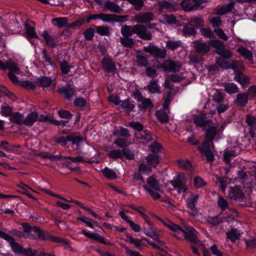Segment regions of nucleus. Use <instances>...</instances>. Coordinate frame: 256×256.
<instances>
[{
  "mask_svg": "<svg viewBox=\"0 0 256 256\" xmlns=\"http://www.w3.org/2000/svg\"><path fill=\"white\" fill-rule=\"evenodd\" d=\"M170 183L178 194L184 193L188 190L187 178L184 174H178Z\"/></svg>",
  "mask_w": 256,
  "mask_h": 256,
  "instance_id": "20e7f679",
  "label": "nucleus"
},
{
  "mask_svg": "<svg viewBox=\"0 0 256 256\" xmlns=\"http://www.w3.org/2000/svg\"><path fill=\"white\" fill-rule=\"evenodd\" d=\"M48 120V116L44 114H38V112H32L28 114L24 120V124L32 126L36 122H45Z\"/></svg>",
  "mask_w": 256,
  "mask_h": 256,
  "instance_id": "423d86ee",
  "label": "nucleus"
},
{
  "mask_svg": "<svg viewBox=\"0 0 256 256\" xmlns=\"http://www.w3.org/2000/svg\"><path fill=\"white\" fill-rule=\"evenodd\" d=\"M194 184L197 188H202L206 184V183L204 180L200 176H196L194 178Z\"/></svg>",
  "mask_w": 256,
  "mask_h": 256,
  "instance_id": "69168bd1",
  "label": "nucleus"
},
{
  "mask_svg": "<svg viewBox=\"0 0 256 256\" xmlns=\"http://www.w3.org/2000/svg\"><path fill=\"white\" fill-rule=\"evenodd\" d=\"M147 163L152 167H156L160 163V156L157 153H150L146 156Z\"/></svg>",
  "mask_w": 256,
  "mask_h": 256,
  "instance_id": "dca6fc26",
  "label": "nucleus"
},
{
  "mask_svg": "<svg viewBox=\"0 0 256 256\" xmlns=\"http://www.w3.org/2000/svg\"><path fill=\"white\" fill-rule=\"evenodd\" d=\"M120 42L122 46L126 47L132 48L134 45L133 39L126 36L120 38Z\"/></svg>",
  "mask_w": 256,
  "mask_h": 256,
  "instance_id": "864d4df0",
  "label": "nucleus"
},
{
  "mask_svg": "<svg viewBox=\"0 0 256 256\" xmlns=\"http://www.w3.org/2000/svg\"><path fill=\"white\" fill-rule=\"evenodd\" d=\"M42 36L46 41V45L50 48H54L58 46V40L56 38H53L50 35L47 30H44L42 34Z\"/></svg>",
  "mask_w": 256,
  "mask_h": 256,
  "instance_id": "4468645a",
  "label": "nucleus"
},
{
  "mask_svg": "<svg viewBox=\"0 0 256 256\" xmlns=\"http://www.w3.org/2000/svg\"><path fill=\"white\" fill-rule=\"evenodd\" d=\"M210 44L197 42L194 45L196 50L198 54H204L210 50Z\"/></svg>",
  "mask_w": 256,
  "mask_h": 256,
  "instance_id": "a878e982",
  "label": "nucleus"
},
{
  "mask_svg": "<svg viewBox=\"0 0 256 256\" xmlns=\"http://www.w3.org/2000/svg\"><path fill=\"white\" fill-rule=\"evenodd\" d=\"M163 20L168 24H174L176 22V19L172 14H164L162 16Z\"/></svg>",
  "mask_w": 256,
  "mask_h": 256,
  "instance_id": "680f3d73",
  "label": "nucleus"
},
{
  "mask_svg": "<svg viewBox=\"0 0 256 256\" xmlns=\"http://www.w3.org/2000/svg\"><path fill=\"white\" fill-rule=\"evenodd\" d=\"M182 77L177 74H172L170 76V77L166 80L164 82V86H169L168 83L170 81H172L173 82H179L181 80Z\"/></svg>",
  "mask_w": 256,
  "mask_h": 256,
  "instance_id": "bf43d9fd",
  "label": "nucleus"
},
{
  "mask_svg": "<svg viewBox=\"0 0 256 256\" xmlns=\"http://www.w3.org/2000/svg\"><path fill=\"white\" fill-rule=\"evenodd\" d=\"M152 104L150 98H144L140 102H139L138 107L142 110H146L152 107Z\"/></svg>",
  "mask_w": 256,
  "mask_h": 256,
  "instance_id": "de8ad7c7",
  "label": "nucleus"
},
{
  "mask_svg": "<svg viewBox=\"0 0 256 256\" xmlns=\"http://www.w3.org/2000/svg\"><path fill=\"white\" fill-rule=\"evenodd\" d=\"M9 70L8 72H12L16 74H20V68L15 62L12 60L6 62V68Z\"/></svg>",
  "mask_w": 256,
  "mask_h": 256,
  "instance_id": "c03bdc74",
  "label": "nucleus"
},
{
  "mask_svg": "<svg viewBox=\"0 0 256 256\" xmlns=\"http://www.w3.org/2000/svg\"><path fill=\"white\" fill-rule=\"evenodd\" d=\"M113 104L117 106V108L121 110L123 109H126V113L128 116H130L131 118H134V114H130V112H134L135 106L133 102L128 100L124 101L120 100L118 96L113 98Z\"/></svg>",
  "mask_w": 256,
  "mask_h": 256,
  "instance_id": "39448f33",
  "label": "nucleus"
},
{
  "mask_svg": "<svg viewBox=\"0 0 256 256\" xmlns=\"http://www.w3.org/2000/svg\"><path fill=\"white\" fill-rule=\"evenodd\" d=\"M20 86L28 90H34L36 88V84L34 82L28 80L22 81L20 82Z\"/></svg>",
  "mask_w": 256,
  "mask_h": 256,
  "instance_id": "052dcab7",
  "label": "nucleus"
},
{
  "mask_svg": "<svg viewBox=\"0 0 256 256\" xmlns=\"http://www.w3.org/2000/svg\"><path fill=\"white\" fill-rule=\"evenodd\" d=\"M248 95L245 93L239 94L237 96L236 102L238 105L244 106L248 102Z\"/></svg>",
  "mask_w": 256,
  "mask_h": 256,
  "instance_id": "a18cd8bd",
  "label": "nucleus"
},
{
  "mask_svg": "<svg viewBox=\"0 0 256 256\" xmlns=\"http://www.w3.org/2000/svg\"><path fill=\"white\" fill-rule=\"evenodd\" d=\"M22 226L24 228L22 231L23 234L24 236H25V238H28L30 239H36V236L32 234L33 226H31L28 223L24 222L22 224Z\"/></svg>",
  "mask_w": 256,
  "mask_h": 256,
  "instance_id": "4be33fe9",
  "label": "nucleus"
},
{
  "mask_svg": "<svg viewBox=\"0 0 256 256\" xmlns=\"http://www.w3.org/2000/svg\"><path fill=\"white\" fill-rule=\"evenodd\" d=\"M157 118L162 122H166L168 120V116L164 110H160L156 112Z\"/></svg>",
  "mask_w": 256,
  "mask_h": 256,
  "instance_id": "603ef678",
  "label": "nucleus"
},
{
  "mask_svg": "<svg viewBox=\"0 0 256 256\" xmlns=\"http://www.w3.org/2000/svg\"><path fill=\"white\" fill-rule=\"evenodd\" d=\"M217 64L221 68L224 69H230L231 68L228 60L223 58H219L216 60Z\"/></svg>",
  "mask_w": 256,
  "mask_h": 256,
  "instance_id": "13d9d810",
  "label": "nucleus"
},
{
  "mask_svg": "<svg viewBox=\"0 0 256 256\" xmlns=\"http://www.w3.org/2000/svg\"><path fill=\"white\" fill-rule=\"evenodd\" d=\"M156 217L172 231V235L177 238L182 239L184 238L186 240L192 244H197L198 242V232L192 227L186 226L184 228H182L168 220H163L158 216Z\"/></svg>",
  "mask_w": 256,
  "mask_h": 256,
  "instance_id": "f257e3e1",
  "label": "nucleus"
},
{
  "mask_svg": "<svg viewBox=\"0 0 256 256\" xmlns=\"http://www.w3.org/2000/svg\"><path fill=\"white\" fill-rule=\"evenodd\" d=\"M130 4H131L134 8L140 10L142 9V6L144 5V0H126Z\"/></svg>",
  "mask_w": 256,
  "mask_h": 256,
  "instance_id": "e2e57ef3",
  "label": "nucleus"
},
{
  "mask_svg": "<svg viewBox=\"0 0 256 256\" xmlns=\"http://www.w3.org/2000/svg\"><path fill=\"white\" fill-rule=\"evenodd\" d=\"M37 81L38 84L44 88L50 86L52 82V80L50 78L44 76L39 78Z\"/></svg>",
  "mask_w": 256,
  "mask_h": 256,
  "instance_id": "a19ab883",
  "label": "nucleus"
},
{
  "mask_svg": "<svg viewBox=\"0 0 256 256\" xmlns=\"http://www.w3.org/2000/svg\"><path fill=\"white\" fill-rule=\"evenodd\" d=\"M103 68L108 72H112V60L110 58H106L102 61Z\"/></svg>",
  "mask_w": 256,
  "mask_h": 256,
  "instance_id": "3c124183",
  "label": "nucleus"
},
{
  "mask_svg": "<svg viewBox=\"0 0 256 256\" xmlns=\"http://www.w3.org/2000/svg\"><path fill=\"white\" fill-rule=\"evenodd\" d=\"M134 32L140 38L145 40H150L152 39V35L150 31H148L146 28L140 24L134 26Z\"/></svg>",
  "mask_w": 256,
  "mask_h": 256,
  "instance_id": "6e6552de",
  "label": "nucleus"
},
{
  "mask_svg": "<svg viewBox=\"0 0 256 256\" xmlns=\"http://www.w3.org/2000/svg\"><path fill=\"white\" fill-rule=\"evenodd\" d=\"M182 10L186 12H190L196 9V6L190 0H183L180 3Z\"/></svg>",
  "mask_w": 256,
  "mask_h": 256,
  "instance_id": "473e14b6",
  "label": "nucleus"
},
{
  "mask_svg": "<svg viewBox=\"0 0 256 256\" xmlns=\"http://www.w3.org/2000/svg\"><path fill=\"white\" fill-rule=\"evenodd\" d=\"M228 196L232 199L237 200L242 197L243 193L238 186L230 187L228 190Z\"/></svg>",
  "mask_w": 256,
  "mask_h": 256,
  "instance_id": "6ab92c4d",
  "label": "nucleus"
},
{
  "mask_svg": "<svg viewBox=\"0 0 256 256\" xmlns=\"http://www.w3.org/2000/svg\"><path fill=\"white\" fill-rule=\"evenodd\" d=\"M138 171L140 174H135L134 175V178L138 180H142V182H144V179L141 174H148L152 172V170L150 166L144 162H142L138 168Z\"/></svg>",
  "mask_w": 256,
  "mask_h": 256,
  "instance_id": "9d476101",
  "label": "nucleus"
},
{
  "mask_svg": "<svg viewBox=\"0 0 256 256\" xmlns=\"http://www.w3.org/2000/svg\"><path fill=\"white\" fill-rule=\"evenodd\" d=\"M114 144L118 147H126L132 144L130 138H126L124 137L118 136L116 140L114 141Z\"/></svg>",
  "mask_w": 256,
  "mask_h": 256,
  "instance_id": "f704fd0d",
  "label": "nucleus"
},
{
  "mask_svg": "<svg viewBox=\"0 0 256 256\" xmlns=\"http://www.w3.org/2000/svg\"><path fill=\"white\" fill-rule=\"evenodd\" d=\"M26 32L25 36L30 40L31 38H38V36L37 35L35 28L34 26H30L29 24L26 23L24 24Z\"/></svg>",
  "mask_w": 256,
  "mask_h": 256,
  "instance_id": "f3484780",
  "label": "nucleus"
},
{
  "mask_svg": "<svg viewBox=\"0 0 256 256\" xmlns=\"http://www.w3.org/2000/svg\"><path fill=\"white\" fill-rule=\"evenodd\" d=\"M196 32L193 27L190 26H184L183 28V33L185 36H191L194 34Z\"/></svg>",
  "mask_w": 256,
  "mask_h": 256,
  "instance_id": "774afa93",
  "label": "nucleus"
},
{
  "mask_svg": "<svg viewBox=\"0 0 256 256\" xmlns=\"http://www.w3.org/2000/svg\"><path fill=\"white\" fill-rule=\"evenodd\" d=\"M181 66L180 62H176L172 60L168 61L164 64V68L170 72H178Z\"/></svg>",
  "mask_w": 256,
  "mask_h": 256,
  "instance_id": "5701e85b",
  "label": "nucleus"
},
{
  "mask_svg": "<svg viewBox=\"0 0 256 256\" xmlns=\"http://www.w3.org/2000/svg\"><path fill=\"white\" fill-rule=\"evenodd\" d=\"M234 79L242 86H245L250 83L249 79L248 76L242 74H236Z\"/></svg>",
  "mask_w": 256,
  "mask_h": 256,
  "instance_id": "e433bc0d",
  "label": "nucleus"
},
{
  "mask_svg": "<svg viewBox=\"0 0 256 256\" xmlns=\"http://www.w3.org/2000/svg\"><path fill=\"white\" fill-rule=\"evenodd\" d=\"M134 134L137 138L143 140L144 142H146L152 140V135L146 131L142 130L140 132H136Z\"/></svg>",
  "mask_w": 256,
  "mask_h": 256,
  "instance_id": "7c9ffc66",
  "label": "nucleus"
},
{
  "mask_svg": "<svg viewBox=\"0 0 256 256\" xmlns=\"http://www.w3.org/2000/svg\"><path fill=\"white\" fill-rule=\"evenodd\" d=\"M238 52L244 58L252 60L253 58L252 52L248 49L244 47H240L238 49Z\"/></svg>",
  "mask_w": 256,
  "mask_h": 256,
  "instance_id": "4c0bfd02",
  "label": "nucleus"
},
{
  "mask_svg": "<svg viewBox=\"0 0 256 256\" xmlns=\"http://www.w3.org/2000/svg\"><path fill=\"white\" fill-rule=\"evenodd\" d=\"M206 222L212 226H214L222 222L223 220L218 216H208L206 218Z\"/></svg>",
  "mask_w": 256,
  "mask_h": 256,
  "instance_id": "49530a36",
  "label": "nucleus"
},
{
  "mask_svg": "<svg viewBox=\"0 0 256 256\" xmlns=\"http://www.w3.org/2000/svg\"><path fill=\"white\" fill-rule=\"evenodd\" d=\"M10 246L12 250L18 254H23L24 248H23L20 244H19L18 242H15L14 240L10 244Z\"/></svg>",
  "mask_w": 256,
  "mask_h": 256,
  "instance_id": "0e129e2a",
  "label": "nucleus"
},
{
  "mask_svg": "<svg viewBox=\"0 0 256 256\" xmlns=\"http://www.w3.org/2000/svg\"><path fill=\"white\" fill-rule=\"evenodd\" d=\"M198 198V194H191L186 200V207L188 208L190 214L192 216H196L198 214V210L196 207Z\"/></svg>",
  "mask_w": 256,
  "mask_h": 256,
  "instance_id": "0eeeda50",
  "label": "nucleus"
},
{
  "mask_svg": "<svg viewBox=\"0 0 256 256\" xmlns=\"http://www.w3.org/2000/svg\"><path fill=\"white\" fill-rule=\"evenodd\" d=\"M96 32L101 36H107L110 34V30L107 26H95Z\"/></svg>",
  "mask_w": 256,
  "mask_h": 256,
  "instance_id": "6e6d98bb",
  "label": "nucleus"
},
{
  "mask_svg": "<svg viewBox=\"0 0 256 256\" xmlns=\"http://www.w3.org/2000/svg\"><path fill=\"white\" fill-rule=\"evenodd\" d=\"M125 156L128 160H132L134 158V153L129 149H124L122 150H113V158Z\"/></svg>",
  "mask_w": 256,
  "mask_h": 256,
  "instance_id": "2eb2a0df",
  "label": "nucleus"
},
{
  "mask_svg": "<svg viewBox=\"0 0 256 256\" xmlns=\"http://www.w3.org/2000/svg\"><path fill=\"white\" fill-rule=\"evenodd\" d=\"M68 138L69 142H72V144H75L78 147L81 142L84 141V138L76 134L68 135Z\"/></svg>",
  "mask_w": 256,
  "mask_h": 256,
  "instance_id": "c756f323",
  "label": "nucleus"
},
{
  "mask_svg": "<svg viewBox=\"0 0 256 256\" xmlns=\"http://www.w3.org/2000/svg\"><path fill=\"white\" fill-rule=\"evenodd\" d=\"M60 94L64 95L66 99H69L73 96L75 94V90L72 88L70 85H68L66 87H63L58 90Z\"/></svg>",
  "mask_w": 256,
  "mask_h": 256,
  "instance_id": "a211bd4d",
  "label": "nucleus"
},
{
  "mask_svg": "<svg viewBox=\"0 0 256 256\" xmlns=\"http://www.w3.org/2000/svg\"><path fill=\"white\" fill-rule=\"evenodd\" d=\"M11 122L19 125L24 124V116L19 112H15L10 116Z\"/></svg>",
  "mask_w": 256,
  "mask_h": 256,
  "instance_id": "c9c22d12",
  "label": "nucleus"
},
{
  "mask_svg": "<svg viewBox=\"0 0 256 256\" xmlns=\"http://www.w3.org/2000/svg\"><path fill=\"white\" fill-rule=\"evenodd\" d=\"M82 233L86 237L95 240L96 241L104 244H107L104 238L98 234L88 232L86 230H82Z\"/></svg>",
  "mask_w": 256,
  "mask_h": 256,
  "instance_id": "b1692460",
  "label": "nucleus"
},
{
  "mask_svg": "<svg viewBox=\"0 0 256 256\" xmlns=\"http://www.w3.org/2000/svg\"><path fill=\"white\" fill-rule=\"evenodd\" d=\"M246 120L248 126V131L250 136L254 138L256 130V117L248 115L246 116Z\"/></svg>",
  "mask_w": 256,
  "mask_h": 256,
  "instance_id": "ddd939ff",
  "label": "nucleus"
},
{
  "mask_svg": "<svg viewBox=\"0 0 256 256\" xmlns=\"http://www.w3.org/2000/svg\"><path fill=\"white\" fill-rule=\"evenodd\" d=\"M218 205L222 210H224L228 208V202L222 196H219L218 201Z\"/></svg>",
  "mask_w": 256,
  "mask_h": 256,
  "instance_id": "338daca9",
  "label": "nucleus"
},
{
  "mask_svg": "<svg viewBox=\"0 0 256 256\" xmlns=\"http://www.w3.org/2000/svg\"><path fill=\"white\" fill-rule=\"evenodd\" d=\"M210 46L214 48L218 54L220 53V51L224 48V44L218 40H212L209 42Z\"/></svg>",
  "mask_w": 256,
  "mask_h": 256,
  "instance_id": "79ce46f5",
  "label": "nucleus"
},
{
  "mask_svg": "<svg viewBox=\"0 0 256 256\" xmlns=\"http://www.w3.org/2000/svg\"><path fill=\"white\" fill-rule=\"evenodd\" d=\"M194 122L196 126L202 128V130L206 129L208 126L212 124V120H206V115L204 114L195 116L194 118Z\"/></svg>",
  "mask_w": 256,
  "mask_h": 256,
  "instance_id": "1a4fd4ad",
  "label": "nucleus"
},
{
  "mask_svg": "<svg viewBox=\"0 0 256 256\" xmlns=\"http://www.w3.org/2000/svg\"><path fill=\"white\" fill-rule=\"evenodd\" d=\"M113 135L126 138H130V136L128 130L121 126L114 128L113 130Z\"/></svg>",
  "mask_w": 256,
  "mask_h": 256,
  "instance_id": "aec40b11",
  "label": "nucleus"
},
{
  "mask_svg": "<svg viewBox=\"0 0 256 256\" xmlns=\"http://www.w3.org/2000/svg\"><path fill=\"white\" fill-rule=\"evenodd\" d=\"M224 98V94L219 90H216L212 96V100L217 103L222 102Z\"/></svg>",
  "mask_w": 256,
  "mask_h": 256,
  "instance_id": "8fccbe9b",
  "label": "nucleus"
},
{
  "mask_svg": "<svg viewBox=\"0 0 256 256\" xmlns=\"http://www.w3.org/2000/svg\"><path fill=\"white\" fill-rule=\"evenodd\" d=\"M181 46V42L180 40L178 41H173V40H168L166 42V46L167 48L174 50L175 49L178 48Z\"/></svg>",
  "mask_w": 256,
  "mask_h": 256,
  "instance_id": "4d7b16f0",
  "label": "nucleus"
},
{
  "mask_svg": "<svg viewBox=\"0 0 256 256\" xmlns=\"http://www.w3.org/2000/svg\"><path fill=\"white\" fill-rule=\"evenodd\" d=\"M126 242L134 245L136 248L140 247L142 244V240L134 238L132 236L129 234L126 236Z\"/></svg>",
  "mask_w": 256,
  "mask_h": 256,
  "instance_id": "09e8293b",
  "label": "nucleus"
},
{
  "mask_svg": "<svg viewBox=\"0 0 256 256\" xmlns=\"http://www.w3.org/2000/svg\"><path fill=\"white\" fill-rule=\"evenodd\" d=\"M68 22V20L66 18L62 17V18H53L52 20V24L59 28H62L64 27L66 24H67Z\"/></svg>",
  "mask_w": 256,
  "mask_h": 256,
  "instance_id": "58836bf2",
  "label": "nucleus"
},
{
  "mask_svg": "<svg viewBox=\"0 0 256 256\" xmlns=\"http://www.w3.org/2000/svg\"><path fill=\"white\" fill-rule=\"evenodd\" d=\"M226 236L228 239L232 242L234 243L240 238V234L238 230L232 228L226 233Z\"/></svg>",
  "mask_w": 256,
  "mask_h": 256,
  "instance_id": "bb28decb",
  "label": "nucleus"
},
{
  "mask_svg": "<svg viewBox=\"0 0 256 256\" xmlns=\"http://www.w3.org/2000/svg\"><path fill=\"white\" fill-rule=\"evenodd\" d=\"M146 88L150 94H160V86L158 84V82L152 80L146 86Z\"/></svg>",
  "mask_w": 256,
  "mask_h": 256,
  "instance_id": "393cba45",
  "label": "nucleus"
},
{
  "mask_svg": "<svg viewBox=\"0 0 256 256\" xmlns=\"http://www.w3.org/2000/svg\"><path fill=\"white\" fill-rule=\"evenodd\" d=\"M32 232L36 236V240H46L48 236V232L42 230L39 227L34 226Z\"/></svg>",
  "mask_w": 256,
  "mask_h": 256,
  "instance_id": "412c9836",
  "label": "nucleus"
},
{
  "mask_svg": "<svg viewBox=\"0 0 256 256\" xmlns=\"http://www.w3.org/2000/svg\"><path fill=\"white\" fill-rule=\"evenodd\" d=\"M134 26H125L121 28V32L124 36H130L134 34Z\"/></svg>",
  "mask_w": 256,
  "mask_h": 256,
  "instance_id": "37998d69",
  "label": "nucleus"
},
{
  "mask_svg": "<svg viewBox=\"0 0 256 256\" xmlns=\"http://www.w3.org/2000/svg\"><path fill=\"white\" fill-rule=\"evenodd\" d=\"M177 164L180 168L190 171L192 170V165L188 160L179 159Z\"/></svg>",
  "mask_w": 256,
  "mask_h": 256,
  "instance_id": "72a5a7b5",
  "label": "nucleus"
},
{
  "mask_svg": "<svg viewBox=\"0 0 256 256\" xmlns=\"http://www.w3.org/2000/svg\"><path fill=\"white\" fill-rule=\"evenodd\" d=\"M143 187L154 200L160 198L161 186L154 175H152L146 180V184Z\"/></svg>",
  "mask_w": 256,
  "mask_h": 256,
  "instance_id": "7ed1b4c3",
  "label": "nucleus"
},
{
  "mask_svg": "<svg viewBox=\"0 0 256 256\" xmlns=\"http://www.w3.org/2000/svg\"><path fill=\"white\" fill-rule=\"evenodd\" d=\"M235 2H230L226 6H222L218 8L216 14L218 15H223L230 12L234 8Z\"/></svg>",
  "mask_w": 256,
  "mask_h": 256,
  "instance_id": "c85d7f7f",
  "label": "nucleus"
},
{
  "mask_svg": "<svg viewBox=\"0 0 256 256\" xmlns=\"http://www.w3.org/2000/svg\"><path fill=\"white\" fill-rule=\"evenodd\" d=\"M230 68L234 70L236 74H241L244 70L243 64L238 60H234L232 62Z\"/></svg>",
  "mask_w": 256,
  "mask_h": 256,
  "instance_id": "ea45409f",
  "label": "nucleus"
},
{
  "mask_svg": "<svg viewBox=\"0 0 256 256\" xmlns=\"http://www.w3.org/2000/svg\"><path fill=\"white\" fill-rule=\"evenodd\" d=\"M157 8L160 11L175 12L178 9L176 2H170L166 1L159 2L156 5Z\"/></svg>",
  "mask_w": 256,
  "mask_h": 256,
  "instance_id": "9b49d317",
  "label": "nucleus"
},
{
  "mask_svg": "<svg viewBox=\"0 0 256 256\" xmlns=\"http://www.w3.org/2000/svg\"><path fill=\"white\" fill-rule=\"evenodd\" d=\"M216 184H218V186L224 191L227 185L231 182L232 180L226 177H220L218 176H216Z\"/></svg>",
  "mask_w": 256,
  "mask_h": 256,
  "instance_id": "cd10ccee",
  "label": "nucleus"
},
{
  "mask_svg": "<svg viewBox=\"0 0 256 256\" xmlns=\"http://www.w3.org/2000/svg\"><path fill=\"white\" fill-rule=\"evenodd\" d=\"M136 62L137 64L140 66L145 67L148 64V60L146 56L141 52L136 55Z\"/></svg>",
  "mask_w": 256,
  "mask_h": 256,
  "instance_id": "2f4dec72",
  "label": "nucleus"
},
{
  "mask_svg": "<svg viewBox=\"0 0 256 256\" xmlns=\"http://www.w3.org/2000/svg\"><path fill=\"white\" fill-rule=\"evenodd\" d=\"M225 90L230 94H234L238 92V88L236 84H226L224 86Z\"/></svg>",
  "mask_w": 256,
  "mask_h": 256,
  "instance_id": "5fc2aeb1",
  "label": "nucleus"
},
{
  "mask_svg": "<svg viewBox=\"0 0 256 256\" xmlns=\"http://www.w3.org/2000/svg\"><path fill=\"white\" fill-rule=\"evenodd\" d=\"M208 126L206 134V140L198 147V150L202 155L206 156L208 162H212L214 160V156L212 152L214 148L212 141L215 138L217 140L220 139L222 132L221 130H218L214 126L210 124Z\"/></svg>",
  "mask_w": 256,
  "mask_h": 256,
  "instance_id": "f03ea898",
  "label": "nucleus"
},
{
  "mask_svg": "<svg viewBox=\"0 0 256 256\" xmlns=\"http://www.w3.org/2000/svg\"><path fill=\"white\" fill-rule=\"evenodd\" d=\"M152 20L153 14L150 12H142L134 16V21L136 22L147 24Z\"/></svg>",
  "mask_w": 256,
  "mask_h": 256,
  "instance_id": "f8f14e48",
  "label": "nucleus"
}]
</instances>
